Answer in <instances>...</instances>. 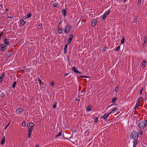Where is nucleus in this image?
Here are the masks:
<instances>
[{"label":"nucleus","mask_w":147,"mask_h":147,"mask_svg":"<svg viewBox=\"0 0 147 147\" xmlns=\"http://www.w3.org/2000/svg\"><path fill=\"white\" fill-rule=\"evenodd\" d=\"M67 44L64 47V48L67 49Z\"/></svg>","instance_id":"3c124183"},{"label":"nucleus","mask_w":147,"mask_h":147,"mask_svg":"<svg viewBox=\"0 0 147 147\" xmlns=\"http://www.w3.org/2000/svg\"><path fill=\"white\" fill-rule=\"evenodd\" d=\"M68 74H68V73H66V74H65V75H64V76H65V77L66 76H67V75H68Z\"/></svg>","instance_id":"603ef678"},{"label":"nucleus","mask_w":147,"mask_h":147,"mask_svg":"<svg viewBox=\"0 0 147 147\" xmlns=\"http://www.w3.org/2000/svg\"><path fill=\"white\" fill-rule=\"evenodd\" d=\"M3 32H2L1 34H1V35L3 34Z\"/></svg>","instance_id":"13d9d810"},{"label":"nucleus","mask_w":147,"mask_h":147,"mask_svg":"<svg viewBox=\"0 0 147 147\" xmlns=\"http://www.w3.org/2000/svg\"><path fill=\"white\" fill-rule=\"evenodd\" d=\"M11 55V54L10 53H7L6 54V55H5V57L7 58H8Z\"/></svg>","instance_id":"72a5a7b5"},{"label":"nucleus","mask_w":147,"mask_h":147,"mask_svg":"<svg viewBox=\"0 0 147 147\" xmlns=\"http://www.w3.org/2000/svg\"><path fill=\"white\" fill-rule=\"evenodd\" d=\"M38 81H39V85H40V83H41V82H42V80H41L40 79V78H39L38 79Z\"/></svg>","instance_id":"79ce46f5"},{"label":"nucleus","mask_w":147,"mask_h":147,"mask_svg":"<svg viewBox=\"0 0 147 147\" xmlns=\"http://www.w3.org/2000/svg\"><path fill=\"white\" fill-rule=\"evenodd\" d=\"M60 138V139H63V138Z\"/></svg>","instance_id":"e2e57ef3"},{"label":"nucleus","mask_w":147,"mask_h":147,"mask_svg":"<svg viewBox=\"0 0 147 147\" xmlns=\"http://www.w3.org/2000/svg\"><path fill=\"white\" fill-rule=\"evenodd\" d=\"M91 109V107L90 106H88L86 108V111L87 112H88L90 111Z\"/></svg>","instance_id":"dca6fc26"},{"label":"nucleus","mask_w":147,"mask_h":147,"mask_svg":"<svg viewBox=\"0 0 147 147\" xmlns=\"http://www.w3.org/2000/svg\"><path fill=\"white\" fill-rule=\"evenodd\" d=\"M146 40H147V39L146 38H145L144 39V42H143V46H145V45L146 43Z\"/></svg>","instance_id":"c756f323"},{"label":"nucleus","mask_w":147,"mask_h":147,"mask_svg":"<svg viewBox=\"0 0 147 147\" xmlns=\"http://www.w3.org/2000/svg\"><path fill=\"white\" fill-rule=\"evenodd\" d=\"M137 18H135V19L134 20V22L136 23V22H137Z\"/></svg>","instance_id":"a18cd8bd"},{"label":"nucleus","mask_w":147,"mask_h":147,"mask_svg":"<svg viewBox=\"0 0 147 147\" xmlns=\"http://www.w3.org/2000/svg\"><path fill=\"white\" fill-rule=\"evenodd\" d=\"M21 24L22 26H24L25 24L24 21L23 19H21L20 20Z\"/></svg>","instance_id":"b1692460"},{"label":"nucleus","mask_w":147,"mask_h":147,"mask_svg":"<svg viewBox=\"0 0 147 147\" xmlns=\"http://www.w3.org/2000/svg\"><path fill=\"white\" fill-rule=\"evenodd\" d=\"M110 12V9H109L108 10V11L107 12H105V13H104V14L103 15V17L102 18V20H104L106 18L107 16V15L109 14V12Z\"/></svg>","instance_id":"423d86ee"},{"label":"nucleus","mask_w":147,"mask_h":147,"mask_svg":"<svg viewBox=\"0 0 147 147\" xmlns=\"http://www.w3.org/2000/svg\"><path fill=\"white\" fill-rule=\"evenodd\" d=\"M28 138H30V137H31V132H28Z\"/></svg>","instance_id":"37998d69"},{"label":"nucleus","mask_w":147,"mask_h":147,"mask_svg":"<svg viewBox=\"0 0 147 147\" xmlns=\"http://www.w3.org/2000/svg\"><path fill=\"white\" fill-rule=\"evenodd\" d=\"M142 99V97L139 98L138 99V100L137 101V102L136 103V105L135 107V109L136 110V108L138 107L139 105V104L140 103V101H141Z\"/></svg>","instance_id":"39448f33"},{"label":"nucleus","mask_w":147,"mask_h":147,"mask_svg":"<svg viewBox=\"0 0 147 147\" xmlns=\"http://www.w3.org/2000/svg\"><path fill=\"white\" fill-rule=\"evenodd\" d=\"M23 112L22 109L21 108H19L16 109L15 112L17 114L21 115Z\"/></svg>","instance_id":"20e7f679"},{"label":"nucleus","mask_w":147,"mask_h":147,"mask_svg":"<svg viewBox=\"0 0 147 147\" xmlns=\"http://www.w3.org/2000/svg\"><path fill=\"white\" fill-rule=\"evenodd\" d=\"M63 138H64V135H63Z\"/></svg>","instance_id":"0e129e2a"},{"label":"nucleus","mask_w":147,"mask_h":147,"mask_svg":"<svg viewBox=\"0 0 147 147\" xmlns=\"http://www.w3.org/2000/svg\"><path fill=\"white\" fill-rule=\"evenodd\" d=\"M5 95L4 93H2L0 95V96L1 98H3Z\"/></svg>","instance_id":"473e14b6"},{"label":"nucleus","mask_w":147,"mask_h":147,"mask_svg":"<svg viewBox=\"0 0 147 147\" xmlns=\"http://www.w3.org/2000/svg\"><path fill=\"white\" fill-rule=\"evenodd\" d=\"M138 140H134L133 144L134 146H136L137 145V144L138 143Z\"/></svg>","instance_id":"2eb2a0df"},{"label":"nucleus","mask_w":147,"mask_h":147,"mask_svg":"<svg viewBox=\"0 0 147 147\" xmlns=\"http://www.w3.org/2000/svg\"><path fill=\"white\" fill-rule=\"evenodd\" d=\"M71 26L70 25H67L65 26L64 30L65 33H68L70 31Z\"/></svg>","instance_id":"7ed1b4c3"},{"label":"nucleus","mask_w":147,"mask_h":147,"mask_svg":"<svg viewBox=\"0 0 147 147\" xmlns=\"http://www.w3.org/2000/svg\"><path fill=\"white\" fill-rule=\"evenodd\" d=\"M76 100L78 102L80 100V98H77Z\"/></svg>","instance_id":"de8ad7c7"},{"label":"nucleus","mask_w":147,"mask_h":147,"mask_svg":"<svg viewBox=\"0 0 147 147\" xmlns=\"http://www.w3.org/2000/svg\"><path fill=\"white\" fill-rule=\"evenodd\" d=\"M35 147H39V146H38V145H37Z\"/></svg>","instance_id":"4d7b16f0"},{"label":"nucleus","mask_w":147,"mask_h":147,"mask_svg":"<svg viewBox=\"0 0 147 147\" xmlns=\"http://www.w3.org/2000/svg\"><path fill=\"white\" fill-rule=\"evenodd\" d=\"M117 99V98L116 97H114L112 100V102L114 103L115 102Z\"/></svg>","instance_id":"393cba45"},{"label":"nucleus","mask_w":147,"mask_h":147,"mask_svg":"<svg viewBox=\"0 0 147 147\" xmlns=\"http://www.w3.org/2000/svg\"><path fill=\"white\" fill-rule=\"evenodd\" d=\"M34 124L32 123H28L27 125V127H34Z\"/></svg>","instance_id":"4468645a"},{"label":"nucleus","mask_w":147,"mask_h":147,"mask_svg":"<svg viewBox=\"0 0 147 147\" xmlns=\"http://www.w3.org/2000/svg\"><path fill=\"white\" fill-rule=\"evenodd\" d=\"M119 86H117V87L115 88V92H117L119 90Z\"/></svg>","instance_id":"bb28decb"},{"label":"nucleus","mask_w":147,"mask_h":147,"mask_svg":"<svg viewBox=\"0 0 147 147\" xmlns=\"http://www.w3.org/2000/svg\"><path fill=\"white\" fill-rule=\"evenodd\" d=\"M126 0H124V2L125 3L126 1Z\"/></svg>","instance_id":"bf43d9fd"},{"label":"nucleus","mask_w":147,"mask_h":147,"mask_svg":"<svg viewBox=\"0 0 147 147\" xmlns=\"http://www.w3.org/2000/svg\"><path fill=\"white\" fill-rule=\"evenodd\" d=\"M3 42L6 46H7L9 44V43L8 42V40L7 39H5L3 40Z\"/></svg>","instance_id":"6e6552de"},{"label":"nucleus","mask_w":147,"mask_h":147,"mask_svg":"<svg viewBox=\"0 0 147 147\" xmlns=\"http://www.w3.org/2000/svg\"><path fill=\"white\" fill-rule=\"evenodd\" d=\"M58 5V3H55L53 5V7H56Z\"/></svg>","instance_id":"7c9ffc66"},{"label":"nucleus","mask_w":147,"mask_h":147,"mask_svg":"<svg viewBox=\"0 0 147 147\" xmlns=\"http://www.w3.org/2000/svg\"><path fill=\"white\" fill-rule=\"evenodd\" d=\"M9 124H10V123L8 125H7V126L5 127V129H7V127H8L9 125Z\"/></svg>","instance_id":"09e8293b"},{"label":"nucleus","mask_w":147,"mask_h":147,"mask_svg":"<svg viewBox=\"0 0 147 147\" xmlns=\"http://www.w3.org/2000/svg\"><path fill=\"white\" fill-rule=\"evenodd\" d=\"M16 81L14 82L12 85V87L13 88H14L15 87V85H16Z\"/></svg>","instance_id":"2f4dec72"},{"label":"nucleus","mask_w":147,"mask_h":147,"mask_svg":"<svg viewBox=\"0 0 147 147\" xmlns=\"http://www.w3.org/2000/svg\"><path fill=\"white\" fill-rule=\"evenodd\" d=\"M147 64V63L146 61L144 60L143 61L142 65V67L143 68H144L146 67V65Z\"/></svg>","instance_id":"ddd939ff"},{"label":"nucleus","mask_w":147,"mask_h":147,"mask_svg":"<svg viewBox=\"0 0 147 147\" xmlns=\"http://www.w3.org/2000/svg\"><path fill=\"white\" fill-rule=\"evenodd\" d=\"M138 126L141 129H143L147 127V120H144L140 122Z\"/></svg>","instance_id":"f257e3e1"},{"label":"nucleus","mask_w":147,"mask_h":147,"mask_svg":"<svg viewBox=\"0 0 147 147\" xmlns=\"http://www.w3.org/2000/svg\"><path fill=\"white\" fill-rule=\"evenodd\" d=\"M120 49V46H118L115 49V51H119Z\"/></svg>","instance_id":"c85d7f7f"},{"label":"nucleus","mask_w":147,"mask_h":147,"mask_svg":"<svg viewBox=\"0 0 147 147\" xmlns=\"http://www.w3.org/2000/svg\"><path fill=\"white\" fill-rule=\"evenodd\" d=\"M142 90H143V89H141L140 92V94H142Z\"/></svg>","instance_id":"49530a36"},{"label":"nucleus","mask_w":147,"mask_h":147,"mask_svg":"<svg viewBox=\"0 0 147 147\" xmlns=\"http://www.w3.org/2000/svg\"><path fill=\"white\" fill-rule=\"evenodd\" d=\"M5 137H4L2 139L1 142V144H3L5 142Z\"/></svg>","instance_id":"aec40b11"},{"label":"nucleus","mask_w":147,"mask_h":147,"mask_svg":"<svg viewBox=\"0 0 147 147\" xmlns=\"http://www.w3.org/2000/svg\"><path fill=\"white\" fill-rule=\"evenodd\" d=\"M22 126L23 127H25L26 126V123L25 121L23 122Z\"/></svg>","instance_id":"f704fd0d"},{"label":"nucleus","mask_w":147,"mask_h":147,"mask_svg":"<svg viewBox=\"0 0 147 147\" xmlns=\"http://www.w3.org/2000/svg\"><path fill=\"white\" fill-rule=\"evenodd\" d=\"M110 114H111V113H110V112L107 113V115L106 114V117L107 118L109 116Z\"/></svg>","instance_id":"ea45409f"},{"label":"nucleus","mask_w":147,"mask_h":147,"mask_svg":"<svg viewBox=\"0 0 147 147\" xmlns=\"http://www.w3.org/2000/svg\"><path fill=\"white\" fill-rule=\"evenodd\" d=\"M118 109L117 107L114 108L111 111V112H110V113L111 114L113 113H115L116 112H117L118 111Z\"/></svg>","instance_id":"9d476101"},{"label":"nucleus","mask_w":147,"mask_h":147,"mask_svg":"<svg viewBox=\"0 0 147 147\" xmlns=\"http://www.w3.org/2000/svg\"><path fill=\"white\" fill-rule=\"evenodd\" d=\"M62 14L64 17H65L66 16V11L65 9H63L62 11Z\"/></svg>","instance_id":"9b49d317"},{"label":"nucleus","mask_w":147,"mask_h":147,"mask_svg":"<svg viewBox=\"0 0 147 147\" xmlns=\"http://www.w3.org/2000/svg\"><path fill=\"white\" fill-rule=\"evenodd\" d=\"M108 48H107V47H105L103 49H102V51L103 52H105V51H106V49H107Z\"/></svg>","instance_id":"c9c22d12"},{"label":"nucleus","mask_w":147,"mask_h":147,"mask_svg":"<svg viewBox=\"0 0 147 147\" xmlns=\"http://www.w3.org/2000/svg\"><path fill=\"white\" fill-rule=\"evenodd\" d=\"M140 1H141L140 0H139L138 1V3H139V2L140 3Z\"/></svg>","instance_id":"052dcab7"},{"label":"nucleus","mask_w":147,"mask_h":147,"mask_svg":"<svg viewBox=\"0 0 147 147\" xmlns=\"http://www.w3.org/2000/svg\"><path fill=\"white\" fill-rule=\"evenodd\" d=\"M96 22L95 20H93L92 21L91 25L92 26H94L96 24Z\"/></svg>","instance_id":"a211bd4d"},{"label":"nucleus","mask_w":147,"mask_h":147,"mask_svg":"<svg viewBox=\"0 0 147 147\" xmlns=\"http://www.w3.org/2000/svg\"><path fill=\"white\" fill-rule=\"evenodd\" d=\"M58 32L59 34H61L62 33V31L60 27L58 29Z\"/></svg>","instance_id":"4be33fe9"},{"label":"nucleus","mask_w":147,"mask_h":147,"mask_svg":"<svg viewBox=\"0 0 147 147\" xmlns=\"http://www.w3.org/2000/svg\"><path fill=\"white\" fill-rule=\"evenodd\" d=\"M8 17L9 18H13V17L9 16H8Z\"/></svg>","instance_id":"864d4df0"},{"label":"nucleus","mask_w":147,"mask_h":147,"mask_svg":"<svg viewBox=\"0 0 147 147\" xmlns=\"http://www.w3.org/2000/svg\"><path fill=\"white\" fill-rule=\"evenodd\" d=\"M133 147H136V146H133Z\"/></svg>","instance_id":"69168bd1"},{"label":"nucleus","mask_w":147,"mask_h":147,"mask_svg":"<svg viewBox=\"0 0 147 147\" xmlns=\"http://www.w3.org/2000/svg\"><path fill=\"white\" fill-rule=\"evenodd\" d=\"M138 133L135 131H133L131 134L130 138L134 139V140H138Z\"/></svg>","instance_id":"f03ea898"},{"label":"nucleus","mask_w":147,"mask_h":147,"mask_svg":"<svg viewBox=\"0 0 147 147\" xmlns=\"http://www.w3.org/2000/svg\"><path fill=\"white\" fill-rule=\"evenodd\" d=\"M138 132H139V134L140 135H142V131L140 130L139 131H138Z\"/></svg>","instance_id":"4c0bfd02"},{"label":"nucleus","mask_w":147,"mask_h":147,"mask_svg":"<svg viewBox=\"0 0 147 147\" xmlns=\"http://www.w3.org/2000/svg\"><path fill=\"white\" fill-rule=\"evenodd\" d=\"M73 34H71L70 35V37H69V38L68 40V44H69L71 42L72 40V38H73Z\"/></svg>","instance_id":"f8f14e48"},{"label":"nucleus","mask_w":147,"mask_h":147,"mask_svg":"<svg viewBox=\"0 0 147 147\" xmlns=\"http://www.w3.org/2000/svg\"><path fill=\"white\" fill-rule=\"evenodd\" d=\"M4 73L3 72L2 74L1 75L0 77V82H1L2 81L3 79L4 76Z\"/></svg>","instance_id":"f3484780"},{"label":"nucleus","mask_w":147,"mask_h":147,"mask_svg":"<svg viewBox=\"0 0 147 147\" xmlns=\"http://www.w3.org/2000/svg\"><path fill=\"white\" fill-rule=\"evenodd\" d=\"M32 15V13H29L27 15V18H29Z\"/></svg>","instance_id":"cd10ccee"},{"label":"nucleus","mask_w":147,"mask_h":147,"mask_svg":"<svg viewBox=\"0 0 147 147\" xmlns=\"http://www.w3.org/2000/svg\"><path fill=\"white\" fill-rule=\"evenodd\" d=\"M8 11V9H5V11Z\"/></svg>","instance_id":"5fc2aeb1"},{"label":"nucleus","mask_w":147,"mask_h":147,"mask_svg":"<svg viewBox=\"0 0 147 147\" xmlns=\"http://www.w3.org/2000/svg\"><path fill=\"white\" fill-rule=\"evenodd\" d=\"M72 70L75 73L78 74H81V73L78 70L76 69L75 67H73L72 68Z\"/></svg>","instance_id":"1a4fd4ad"},{"label":"nucleus","mask_w":147,"mask_h":147,"mask_svg":"<svg viewBox=\"0 0 147 147\" xmlns=\"http://www.w3.org/2000/svg\"><path fill=\"white\" fill-rule=\"evenodd\" d=\"M106 113L102 117V118L103 119L104 121H107V118L106 117Z\"/></svg>","instance_id":"5701e85b"},{"label":"nucleus","mask_w":147,"mask_h":147,"mask_svg":"<svg viewBox=\"0 0 147 147\" xmlns=\"http://www.w3.org/2000/svg\"><path fill=\"white\" fill-rule=\"evenodd\" d=\"M66 48H64V53L66 54L67 53V51Z\"/></svg>","instance_id":"a19ab883"},{"label":"nucleus","mask_w":147,"mask_h":147,"mask_svg":"<svg viewBox=\"0 0 147 147\" xmlns=\"http://www.w3.org/2000/svg\"><path fill=\"white\" fill-rule=\"evenodd\" d=\"M34 127H28V132H32V131L33 129V128Z\"/></svg>","instance_id":"6ab92c4d"},{"label":"nucleus","mask_w":147,"mask_h":147,"mask_svg":"<svg viewBox=\"0 0 147 147\" xmlns=\"http://www.w3.org/2000/svg\"><path fill=\"white\" fill-rule=\"evenodd\" d=\"M114 105V104H112V105H110V106L109 107H111V106H113V105Z\"/></svg>","instance_id":"6e6d98bb"},{"label":"nucleus","mask_w":147,"mask_h":147,"mask_svg":"<svg viewBox=\"0 0 147 147\" xmlns=\"http://www.w3.org/2000/svg\"><path fill=\"white\" fill-rule=\"evenodd\" d=\"M42 26V25L41 24H39L38 25V28H41Z\"/></svg>","instance_id":"c03bdc74"},{"label":"nucleus","mask_w":147,"mask_h":147,"mask_svg":"<svg viewBox=\"0 0 147 147\" xmlns=\"http://www.w3.org/2000/svg\"><path fill=\"white\" fill-rule=\"evenodd\" d=\"M125 39L124 37H123L121 40V44H123L124 43V42H125Z\"/></svg>","instance_id":"a878e982"},{"label":"nucleus","mask_w":147,"mask_h":147,"mask_svg":"<svg viewBox=\"0 0 147 147\" xmlns=\"http://www.w3.org/2000/svg\"><path fill=\"white\" fill-rule=\"evenodd\" d=\"M50 85L52 87H53L54 85V82L53 81H52L51 84Z\"/></svg>","instance_id":"e433bc0d"},{"label":"nucleus","mask_w":147,"mask_h":147,"mask_svg":"<svg viewBox=\"0 0 147 147\" xmlns=\"http://www.w3.org/2000/svg\"><path fill=\"white\" fill-rule=\"evenodd\" d=\"M6 46L4 44H1L0 45V50L1 51H4L5 50Z\"/></svg>","instance_id":"0eeeda50"},{"label":"nucleus","mask_w":147,"mask_h":147,"mask_svg":"<svg viewBox=\"0 0 147 147\" xmlns=\"http://www.w3.org/2000/svg\"><path fill=\"white\" fill-rule=\"evenodd\" d=\"M1 34H0V39H1Z\"/></svg>","instance_id":"680f3d73"},{"label":"nucleus","mask_w":147,"mask_h":147,"mask_svg":"<svg viewBox=\"0 0 147 147\" xmlns=\"http://www.w3.org/2000/svg\"><path fill=\"white\" fill-rule=\"evenodd\" d=\"M23 18L24 19V20H26L27 18H27V16L26 17V16H24L23 17Z\"/></svg>","instance_id":"8fccbe9b"},{"label":"nucleus","mask_w":147,"mask_h":147,"mask_svg":"<svg viewBox=\"0 0 147 147\" xmlns=\"http://www.w3.org/2000/svg\"><path fill=\"white\" fill-rule=\"evenodd\" d=\"M62 133V131H61L57 135L55 136V138H57V137L60 136H61V135Z\"/></svg>","instance_id":"412c9836"},{"label":"nucleus","mask_w":147,"mask_h":147,"mask_svg":"<svg viewBox=\"0 0 147 147\" xmlns=\"http://www.w3.org/2000/svg\"><path fill=\"white\" fill-rule=\"evenodd\" d=\"M57 103L56 102H55L54 105H53V108H55L57 106Z\"/></svg>","instance_id":"58836bf2"}]
</instances>
